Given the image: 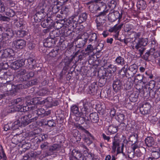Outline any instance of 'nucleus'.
<instances>
[{
  "instance_id": "obj_56",
  "label": "nucleus",
  "mask_w": 160,
  "mask_h": 160,
  "mask_svg": "<svg viewBox=\"0 0 160 160\" xmlns=\"http://www.w3.org/2000/svg\"><path fill=\"white\" fill-rule=\"evenodd\" d=\"M156 84V82L154 81L151 80L148 83L149 88L148 89H155L154 87Z\"/></svg>"
},
{
  "instance_id": "obj_2",
  "label": "nucleus",
  "mask_w": 160,
  "mask_h": 160,
  "mask_svg": "<svg viewBox=\"0 0 160 160\" xmlns=\"http://www.w3.org/2000/svg\"><path fill=\"white\" fill-rule=\"evenodd\" d=\"M74 17L72 16L68 19H64V29L62 34L65 36L69 35L71 33V29H73L77 27V22L75 20Z\"/></svg>"
},
{
  "instance_id": "obj_62",
  "label": "nucleus",
  "mask_w": 160,
  "mask_h": 160,
  "mask_svg": "<svg viewBox=\"0 0 160 160\" xmlns=\"http://www.w3.org/2000/svg\"><path fill=\"white\" fill-rule=\"evenodd\" d=\"M74 8H78L79 6V2L78 0H70Z\"/></svg>"
},
{
  "instance_id": "obj_57",
  "label": "nucleus",
  "mask_w": 160,
  "mask_h": 160,
  "mask_svg": "<svg viewBox=\"0 0 160 160\" xmlns=\"http://www.w3.org/2000/svg\"><path fill=\"white\" fill-rule=\"evenodd\" d=\"M152 158L154 159H157L160 157V154L158 151L152 152L151 153Z\"/></svg>"
},
{
  "instance_id": "obj_18",
  "label": "nucleus",
  "mask_w": 160,
  "mask_h": 160,
  "mask_svg": "<svg viewBox=\"0 0 160 160\" xmlns=\"http://www.w3.org/2000/svg\"><path fill=\"white\" fill-rule=\"evenodd\" d=\"M55 44V41L51 38H48L43 41V45L46 47L50 48Z\"/></svg>"
},
{
  "instance_id": "obj_59",
  "label": "nucleus",
  "mask_w": 160,
  "mask_h": 160,
  "mask_svg": "<svg viewBox=\"0 0 160 160\" xmlns=\"http://www.w3.org/2000/svg\"><path fill=\"white\" fill-rule=\"evenodd\" d=\"M143 76L140 74H138L136 76H135L134 78V80H137L138 82H141L142 81Z\"/></svg>"
},
{
  "instance_id": "obj_15",
  "label": "nucleus",
  "mask_w": 160,
  "mask_h": 160,
  "mask_svg": "<svg viewBox=\"0 0 160 160\" xmlns=\"http://www.w3.org/2000/svg\"><path fill=\"white\" fill-rule=\"evenodd\" d=\"M54 22L50 18L44 20L41 22V25L43 28H51L54 26Z\"/></svg>"
},
{
  "instance_id": "obj_5",
  "label": "nucleus",
  "mask_w": 160,
  "mask_h": 160,
  "mask_svg": "<svg viewBox=\"0 0 160 160\" xmlns=\"http://www.w3.org/2000/svg\"><path fill=\"white\" fill-rule=\"evenodd\" d=\"M148 42L147 38H139L138 42L135 44L133 43V45L132 46V48L133 49H136L138 51L139 55L141 56L145 50L144 47L147 45Z\"/></svg>"
},
{
  "instance_id": "obj_28",
  "label": "nucleus",
  "mask_w": 160,
  "mask_h": 160,
  "mask_svg": "<svg viewBox=\"0 0 160 160\" xmlns=\"http://www.w3.org/2000/svg\"><path fill=\"white\" fill-rule=\"evenodd\" d=\"M151 107L150 104L148 103H146L143 105L142 107L140 108V111L143 110L142 113L143 114H145L148 113L149 111V109Z\"/></svg>"
},
{
  "instance_id": "obj_6",
  "label": "nucleus",
  "mask_w": 160,
  "mask_h": 160,
  "mask_svg": "<svg viewBox=\"0 0 160 160\" xmlns=\"http://www.w3.org/2000/svg\"><path fill=\"white\" fill-rule=\"evenodd\" d=\"M1 57L2 58H8L9 60H13L16 59V53L14 50L11 48H8L7 49L2 50L1 51Z\"/></svg>"
},
{
  "instance_id": "obj_33",
  "label": "nucleus",
  "mask_w": 160,
  "mask_h": 160,
  "mask_svg": "<svg viewBox=\"0 0 160 160\" xmlns=\"http://www.w3.org/2000/svg\"><path fill=\"white\" fill-rule=\"evenodd\" d=\"M87 18V14L86 13L84 12L82 13L80 15L78 22L79 23L85 22Z\"/></svg>"
},
{
  "instance_id": "obj_1",
  "label": "nucleus",
  "mask_w": 160,
  "mask_h": 160,
  "mask_svg": "<svg viewBox=\"0 0 160 160\" xmlns=\"http://www.w3.org/2000/svg\"><path fill=\"white\" fill-rule=\"evenodd\" d=\"M89 120L90 122L88 123L86 122L87 120H85L86 123L83 125H81L80 124L72 122L69 123V129L71 130H76L77 129H81V130H86L90 127V124L91 122L94 123L98 122L99 120V117L98 114L96 112L91 113L89 115Z\"/></svg>"
},
{
  "instance_id": "obj_55",
  "label": "nucleus",
  "mask_w": 160,
  "mask_h": 160,
  "mask_svg": "<svg viewBox=\"0 0 160 160\" xmlns=\"http://www.w3.org/2000/svg\"><path fill=\"white\" fill-rule=\"evenodd\" d=\"M22 85L19 84L15 86H13V91L15 92H18L19 90L22 89Z\"/></svg>"
},
{
  "instance_id": "obj_53",
  "label": "nucleus",
  "mask_w": 160,
  "mask_h": 160,
  "mask_svg": "<svg viewBox=\"0 0 160 160\" xmlns=\"http://www.w3.org/2000/svg\"><path fill=\"white\" fill-rule=\"evenodd\" d=\"M97 2V4H96V6H97L96 11L101 10V6H106L105 3L102 2Z\"/></svg>"
},
{
  "instance_id": "obj_34",
  "label": "nucleus",
  "mask_w": 160,
  "mask_h": 160,
  "mask_svg": "<svg viewBox=\"0 0 160 160\" xmlns=\"http://www.w3.org/2000/svg\"><path fill=\"white\" fill-rule=\"evenodd\" d=\"M108 12L107 10H104L103 12H100L98 15L97 16L98 18H99L100 19L101 18V20L100 21L101 23H102V21L105 20L106 17V14L108 13Z\"/></svg>"
},
{
  "instance_id": "obj_31",
  "label": "nucleus",
  "mask_w": 160,
  "mask_h": 160,
  "mask_svg": "<svg viewBox=\"0 0 160 160\" xmlns=\"http://www.w3.org/2000/svg\"><path fill=\"white\" fill-rule=\"evenodd\" d=\"M117 125H110L109 123L107 122L104 125V129L106 130H112L116 129Z\"/></svg>"
},
{
  "instance_id": "obj_44",
  "label": "nucleus",
  "mask_w": 160,
  "mask_h": 160,
  "mask_svg": "<svg viewBox=\"0 0 160 160\" xmlns=\"http://www.w3.org/2000/svg\"><path fill=\"white\" fill-rule=\"evenodd\" d=\"M60 148V146L59 144H53L49 148V151L52 152L54 151L58 150Z\"/></svg>"
},
{
  "instance_id": "obj_45",
  "label": "nucleus",
  "mask_w": 160,
  "mask_h": 160,
  "mask_svg": "<svg viewBox=\"0 0 160 160\" xmlns=\"http://www.w3.org/2000/svg\"><path fill=\"white\" fill-rule=\"evenodd\" d=\"M59 49L54 48L49 53V55L52 57H55L58 53Z\"/></svg>"
},
{
  "instance_id": "obj_41",
  "label": "nucleus",
  "mask_w": 160,
  "mask_h": 160,
  "mask_svg": "<svg viewBox=\"0 0 160 160\" xmlns=\"http://www.w3.org/2000/svg\"><path fill=\"white\" fill-rule=\"evenodd\" d=\"M5 13L7 16L11 17H13L15 14V12L12 9L9 8L6 9Z\"/></svg>"
},
{
  "instance_id": "obj_16",
  "label": "nucleus",
  "mask_w": 160,
  "mask_h": 160,
  "mask_svg": "<svg viewBox=\"0 0 160 160\" xmlns=\"http://www.w3.org/2000/svg\"><path fill=\"white\" fill-rule=\"evenodd\" d=\"M122 83L120 80L116 79L113 81L112 87L115 92H117L119 91L122 88Z\"/></svg>"
},
{
  "instance_id": "obj_25",
  "label": "nucleus",
  "mask_w": 160,
  "mask_h": 160,
  "mask_svg": "<svg viewBox=\"0 0 160 160\" xmlns=\"http://www.w3.org/2000/svg\"><path fill=\"white\" fill-rule=\"evenodd\" d=\"M87 40V38H84V39L82 38L78 39L77 42V47L78 48L83 47L86 44Z\"/></svg>"
},
{
  "instance_id": "obj_30",
  "label": "nucleus",
  "mask_w": 160,
  "mask_h": 160,
  "mask_svg": "<svg viewBox=\"0 0 160 160\" xmlns=\"http://www.w3.org/2000/svg\"><path fill=\"white\" fill-rule=\"evenodd\" d=\"M116 119L119 122H124L126 118L123 114L118 113L115 117Z\"/></svg>"
},
{
  "instance_id": "obj_27",
  "label": "nucleus",
  "mask_w": 160,
  "mask_h": 160,
  "mask_svg": "<svg viewBox=\"0 0 160 160\" xmlns=\"http://www.w3.org/2000/svg\"><path fill=\"white\" fill-rule=\"evenodd\" d=\"M97 85L96 83H92L89 87L88 92L90 94H94L97 91Z\"/></svg>"
},
{
  "instance_id": "obj_47",
  "label": "nucleus",
  "mask_w": 160,
  "mask_h": 160,
  "mask_svg": "<svg viewBox=\"0 0 160 160\" xmlns=\"http://www.w3.org/2000/svg\"><path fill=\"white\" fill-rule=\"evenodd\" d=\"M138 135L137 134L132 135L130 138L129 141L132 144H135L138 141Z\"/></svg>"
},
{
  "instance_id": "obj_43",
  "label": "nucleus",
  "mask_w": 160,
  "mask_h": 160,
  "mask_svg": "<svg viewBox=\"0 0 160 160\" xmlns=\"http://www.w3.org/2000/svg\"><path fill=\"white\" fill-rule=\"evenodd\" d=\"M49 143L47 142H42L40 145L41 149L44 152L46 151L47 149H49Z\"/></svg>"
},
{
  "instance_id": "obj_63",
  "label": "nucleus",
  "mask_w": 160,
  "mask_h": 160,
  "mask_svg": "<svg viewBox=\"0 0 160 160\" xmlns=\"http://www.w3.org/2000/svg\"><path fill=\"white\" fill-rule=\"evenodd\" d=\"M82 147L84 149L83 152L85 158L86 156L88 155V154H89L90 153L88 152L89 150L87 148L86 146L84 145H82Z\"/></svg>"
},
{
  "instance_id": "obj_17",
  "label": "nucleus",
  "mask_w": 160,
  "mask_h": 160,
  "mask_svg": "<svg viewBox=\"0 0 160 160\" xmlns=\"http://www.w3.org/2000/svg\"><path fill=\"white\" fill-rule=\"evenodd\" d=\"M149 91H148V89L146 88H143V91L144 95H146V96H150L152 98L154 97L156 94V90L155 89H148Z\"/></svg>"
},
{
  "instance_id": "obj_58",
  "label": "nucleus",
  "mask_w": 160,
  "mask_h": 160,
  "mask_svg": "<svg viewBox=\"0 0 160 160\" xmlns=\"http://www.w3.org/2000/svg\"><path fill=\"white\" fill-rule=\"evenodd\" d=\"M132 28V25L130 23L126 24L125 28V31L126 32H128L131 31Z\"/></svg>"
},
{
  "instance_id": "obj_48",
  "label": "nucleus",
  "mask_w": 160,
  "mask_h": 160,
  "mask_svg": "<svg viewBox=\"0 0 160 160\" xmlns=\"http://www.w3.org/2000/svg\"><path fill=\"white\" fill-rule=\"evenodd\" d=\"M120 124L118 125H117L116 129V130H118L119 129L120 130H124L126 129V125L124 122H120Z\"/></svg>"
},
{
  "instance_id": "obj_54",
  "label": "nucleus",
  "mask_w": 160,
  "mask_h": 160,
  "mask_svg": "<svg viewBox=\"0 0 160 160\" xmlns=\"http://www.w3.org/2000/svg\"><path fill=\"white\" fill-rule=\"evenodd\" d=\"M97 7L96 4H91L89 6V10L92 12L94 13L96 12Z\"/></svg>"
},
{
  "instance_id": "obj_9",
  "label": "nucleus",
  "mask_w": 160,
  "mask_h": 160,
  "mask_svg": "<svg viewBox=\"0 0 160 160\" xmlns=\"http://www.w3.org/2000/svg\"><path fill=\"white\" fill-rule=\"evenodd\" d=\"M123 25V23H121L118 25L117 24L108 29V31L109 32L115 33V34L114 36L116 39H118V38L119 32L121 29Z\"/></svg>"
},
{
  "instance_id": "obj_38",
  "label": "nucleus",
  "mask_w": 160,
  "mask_h": 160,
  "mask_svg": "<svg viewBox=\"0 0 160 160\" xmlns=\"http://www.w3.org/2000/svg\"><path fill=\"white\" fill-rule=\"evenodd\" d=\"M138 97V94L133 92L130 96L129 98L130 100L132 102H135L137 101V99Z\"/></svg>"
},
{
  "instance_id": "obj_61",
  "label": "nucleus",
  "mask_w": 160,
  "mask_h": 160,
  "mask_svg": "<svg viewBox=\"0 0 160 160\" xmlns=\"http://www.w3.org/2000/svg\"><path fill=\"white\" fill-rule=\"evenodd\" d=\"M41 104H44L45 105L47 106L48 107H50L51 105V102L48 101V98H46L42 101L41 102Z\"/></svg>"
},
{
  "instance_id": "obj_10",
  "label": "nucleus",
  "mask_w": 160,
  "mask_h": 160,
  "mask_svg": "<svg viewBox=\"0 0 160 160\" xmlns=\"http://www.w3.org/2000/svg\"><path fill=\"white\" fill-rule=\"evenodd\" d=\"M31 116L30 115H25L22 117L21 119L22 120V126H23V127H25L32 122H34L37 119L38 117H37L28 119L29 118L31 117Z\"/></svg>"
},
{
  "instance_id": "obj_12",
  "label": "nucleus",
  "mask_w": 160,
  "mask_h": 160,
  "mask_svg": "<svg viewBox=\"0 0 160 160\" xmlns=\"http://www.w3.org/2000/svg\"><path fill=\"white\" fill-rule=\"evenodd\" d=\"M25 60L22 59L19 60H16L12 62L11 64L12 68L16 70L18 69L19 68L23 66L25 64Z\"/></svg>"
},
{
  "instance_id": "obj_35",
  "label": "nucleus",
  "mask_w": 160,
  "mask_h": 160,
  "mask_svg": "<svg viewBox=\"0 0 160 160\" xmlns=\"http://www.w3.org/2000/svg\"><path fill=\"white\" fill-rule=\"evenodd\" d=\"M8 111V113H11L15 111H20L16 107L12 104V105L8 106L7 107Z\"/></svg>"
},
{
  "instance_id": "obj_49",
  "label": "nucleus",
  "mask_w": 160,
  "mask_h": 160,
  "mask_svg": "<svg viewBox=\"0 0 160 160\" xmlns=\"http://www.w3.org/2000/svg\"><path fill=\"white\" fill-rule=\"evenodd\" d=\"M13 86L10 84H7L3 87V88L7 92L13 90Z\"/></svg>"
},
{
  "instance_id": "obj_21",
  "label": "nucleus",
  "mask_w": 160,
  "mask_h": 160,
  "mask_svg": "<svg viewBox=\"0 0 160 160\" xmlns=\"http://www.w3.org/2000/svg\"><path fill=\"white\" fill-rule=\"evenodd\" d=\"M61 2H54V4L53 5L52 8V12L53 13H55L58 12L60 9L61 8Z\"/></svg>"
},
{
  "instance_id": "obj_37",
  "label": "nucleus",
  "mask_w": 160,
  "mask_h": 160,
  "mask_svg": "<svg viewBox=\"0 0 160 160\" xmlns=\"http://www.w3.org/2000/svg\"><path fill=\"white\" fill-rule=\"evenodd\" d=\"M37 114L38 116V117H37L38 118L39 117L40 118L43 117L45 115V111L43 108H41L38 109L37 110Z\"/></svg>"
},
{
  "instance_id": "obj_11",
  "label": "nucleus",
  "mask_w": 160,
  "mask_h": 160,
  "mask_svg": "<svg viewBox=\"0 0 160 160\" xmlns=\"http://www.w3.org/2000/svg\"><path fill=\"white\" fill-rule=\"evenodd\" d=\"M12 44L16 48L21 49L25 47L26 42L23 39H19L14 41Z\"/></svg>"
},
{
  "instance_id": "obj_36",
  "label": "nucleus",
  "mask_w": 160,
  "mask_h": 160,
  "mask_svg": "<svg viewBox=\"0 0 160 160\" xmlns=\"http://www.w3.org/2000/svg\"><path fill=\"white\" fill-rule=\"evenodd\" d=\"M9 72H4L3 71H0V78L2 79H7L9 77H12L11 75L8 74Z\"/></svg>"
},
{
  "instance_id": "obj_23",
  "label": "nucleus",
  "mask_w": 160,
  "mask_h": 160,
  "mask_svg": "<svg viewBox=\"0 0 160 160\" xmlns=\"http://www.w3.org/2000/svg\"><path fill=\"white\" fill-rule=\"evenodd\" d=\"M128 64L125 65L118 72V74L122 77L127 75L128 69Z\"/></svg>"
},
{
  "instance_id": "obj_46",
  "label": "nucleus",
  "mask_w": 160,
  "mask_h": 160,
  "mask_svg": "<svg viewBox=\"0 0 160 160\" xmlns=\"http://www.w3.org/2000/svg\"><path fill=\"white\" fill-rule=\"evenodd\" d=\"M117 2L115 0H112L108 3V7L114 9L116 6Z\"/></svg>"
},
{
  "instance_id": "obj_4",
  "label": "nucleus",
  "mask_w": 160,
  "mask_h": 160,
  "mask_svg": "<svg viewBox=\"0 0 160 160\" xmlns=\"http://www.w3.org/2000/svg\"><path fill=\"white\" fill-rule=\"evenodd\" d=\"M78 105L82 113V117L85 119V120H87L86 122L89 123L90 122L89 118L87 117L90 112L88 102L86 100H82L79 103Z\"/></svg>"
},
{
  "instance_id": "obj_32",
  "label": "nucleus",
  "mask_w": 160,
  "mask_h": 160,
  "mask_svg": "<svg viewBox=\"0 0 160 160\" xmlns=\"http://www.w3.org/2000/svg\"><path fill=\"white\" fill-rule=\"evenodd\" d=\"M115 62L118 65L121 66H123L125 63L124 58L120 56H119L116 58Z\"/></svg>"
},
{
  "instance_id": "obj_60",
  "label": "nucleus",
  "mask_w": 160,
  "mask_h": 160,
  "mask_svg": "<svg viewBox=\"0 0 160 160\" xmlns=\"http://www.w3.org/2000/svg\"><path fill=\"white\" fill-rule=\"evenodd\" d=\"M112 74L110 71H108L107 69L106 70L104 71V73L103 74L102 76L107 78L108 77H110L111 76Z\"/></svg>"
},
{
  "instance_id": "obj_29",
  "label": "nucleus",
  "mask_w": 160,
  "mask_h": 160,
  "mask_svg": "<svg viewBox=\"0 0 160 160\" xmlns=\"http://www.w3.org/2000/svg\"><path fill=\"white\" fill-rule=\"evenodd\" d=\"M33 73L32 72H30L29 73L26 72L23 76L20 77V78H21V81H25L30 79V78L33 77Z\"/></svg>"
},
{
  "instance_id": "obj_13",
  "label": "nucleus",
  "mask_w": 160,
  "mask_h": 160,
  "mask_svg": "<svg viewBox=\"0 0 160 160\" xmlns=\"http://www.w3.org/2000/svg\"><path fill=\"white\" fill-rule=\"evenodd\" d=\"M127 75L130 78L133 77L137 72L138 67L136 64H134L130 66L127 68Z\"/></svg>"
},
{
  "instance_id": "obj_42",
  "label": "nucleus",
  "mask_w": 160,
  "mask_h": 160,
  "mask_svg": "<svg viewBox=\"0 0 160 160\" xmlns=\"http://www.w3.org/2000/svg\"><path fill=\"white\" fill-rule=\"evenodd\" d=\"M117 67L116 66L111 64L108 65L107 68L108 71H110L111 73H114L117 70Z\"/></svg>"
},
{
  "instance_id": "obj_24",
  "label": "nucleus",
  "mask_w": 160,
  "mask_h": 160,
  "mask_svg": "<svg viewBox=\"0 0 160 160\" xmlns=\"http://www.w3.org/2000/svg\"><path fill=\"white\" fill-rule=\"evenodd\" d=\"M146 145L148 147H153L154 144L153 138L151 137H147L145 140Z\"/></svg>"
},
{
  "instance_id": "obj_51",
  "label": "nucleus",
  "mask_w": 160,
  "mask_h": 160,
  "mask_svg": "<svg viewBox=\"0 0 160 160\" xmlns=\"http://www.w3.org/2000/svg\"><path fill=\"white\" fill-rule=\"evenodd\" d=\"M97 38V36L95 33H92L90 34V38L89 39V41L90 42H92L93 41H96Z\"/></svg>"
},
{
  "instance_id": "obj_64",
  "label": "nucleus",
  "mask_w": 160,
  "mask_h": 160,
  "mask_svg": "<svg viewBox=\"0 0 160 160\" xmlns=\"http://www.w3.org/2000/svg\"><path fill=\"white\" fill-rule=\"evenodd\" d=\"M103 46L104 45L102 43H99L98 44V45L95 48L97 52H99L102 50Z\"/></svg>"
},
{
  "instance_id": "obj_20",
  "label": "nucleus",
  "mask_w": 160,
  "mask_h": 160,
  "mask_svg": "<svg viewBox=\"0 0 160 160\" xmlns=\"http://www.w3.org/2000/svg\"><path fill=\"white\" fill-rule=\"evenodd\" d=\"M72 155L77 160H84V157L78 151L73 150L72 151Z\"/></svg>"
},
{
  "instance_id": "obj_8",
  "label": "nucleus",
  "mask_w": 160,
  "mask_h": 160,
  "mask_svg": "<svg viewBox=\"0 0 160 160\" xmlns=\"http://www.w3.org/2000/svg\"><path fill=\"white\" fill-rule=\"evenodd\" d=\"M122 17V14H120L118 11L111 10L108 15V19L109 21L113 22L117 19L119 20Z\"/></svg>"
},
{
  "instance_id": "obj_19",
  "label": "nucleus",
  "mask_w": 160,
  "mask_h": 160,
  "mask_svg": "<svg viewBox=\"0 0 160 160\" xmlns=\"http://www.w3.org/2000/svg\"><path fill=\"white\" fill-rule=\"evenodd\" d=\"M64 23L63 19L58 20L55 23L54 22L53 27H55L57 29L62 28V32H63L64 29Z\"/></svg>"
},
{
  "instance_id": "obj_39",
  "label": "nucleus",
  "mask_w": 160,
  "mask_h": 160,
  "mask_svg": "<svg viewBox=\"0 0 160 160\" xmlns=\"http://www.w3.org/2000/svg\"><path fill=\"white\" fill-rule=\"evenodd\" d=\"M27 34V32L23 30H18L16 32V35L17 37L22 38Z\"/></svg>"
},
{
  "instance_id": "obj_3",
  "label": "nucleus",
  "mask_w": 160,
  "mask_h": 160,
  "mask_svg": "<svg viewBox=\"0 0 160 160\" xmlns=\"http://www.w3.org/2000/svg\"><path fill=\"white\" fill-rule=\"evenodd\" d=\"M46 8V4L42 3L39 4L36 8L38 11L34 16L35 21L39 22L44 19L46 14L45 11Z\"/></svg>"
},
{
  "instance_id": "obj_22",
  "label": "nucleus",
  "mask_w": 160,
  "mask_h": 160,
  "mask_svg": "<svg viewBox=\"0 0 160 160\" xmlns=\"http://www.w3.org/2000/svg\"><path fill=\"white\" fill-rule=\"evenodd\" d=\"M4 38L8 39L12 38L14 35V33L12 30L10 28L6 29L5 32L3 33Z\"/></svg>"
},
{
  "instance_id": "obj_50",
  "label": "nucleus",
  "mask_w": 160,
  "mask_h": 160,
  "mask_svg": "<svg viewBox=\"0 0 160 160\" xmlns=\"http://www.w3.org/2000/svg\"><path fill=\"white\" fill-rule=\"evenodd\" d=\"M59 34L56 31H52L50 33V38L53 39L55 38L59 37Z\"/></svg>"
},
{
  "instance_id": "obj_52",
  "label": "nucleus",
  "mask_w": 160,
  "mask_h": 160,
  "mask_svg": "<svg viewBox=\"0 0 160 160\" xmlns=\"http://www.w3.org/2000/svg\"><path fill=\"white\" fill-rule=\"evenodd\" d=\"M95 49L92 45L91 44H89L88 45L87 48L85 49L86 52H88V53H91L92 52L94 49Z\"/></svg>"
},
{
  "instance_id": "obj_40",
  "label": "nucleus",
  "mask_w": 160,
  "mask_h": 160,
  "mask_svg": "<svg viewBox=\"0 0 160 160\" xmlns=\"http://www.w3.org/2000/svg\"><path fill=\"white\" fill-rule=\"evenodd\" d=\"M41 153V152L40 151L39 153H38L34 151H32L29 152L27 153L28 155V157L30 158H35L38 155L40 154Z\"/></svg>"
},
{
  "instance_id": "obj_14",
  "label": "nucleus",
  "mask_w": 160,
  "mask_h": 160,
  "mask_svg": "<svg viewBox=\"0 0 160 160\" xmlns=\"http://www.w3.org/2000/svg\"><path fill=\"white\" fill-rule=\"evenodd\" d=\"M24 100L21 98H18L14 100L12 102V104L19 109L20 112L22 111V108L24 104Z\"/></svg>"
},
{
  "instance_id": "obj_26",
  "label": "nucleus",
  "mask_w": 160,
  "mask_h": 160,
  "mask_svg": "<svg viewBox=\"0 0 160 160\" xmlns=\"http://www.w3.org/2000/svg\"><path fill=\"white\" fill-rule=\"evenodd\" d=\"M137 8L140 10H143L146 7V2L144 0H139L137 2Z\"/></svg>"
},
{
  "instance_id": "obj_7",
  "label": "nucleus",
  "mask_w": 160,
  "mask_h": 160,
  "mask_svg": "<svg viewBox=\"0 0 160 160\" xmlns=\"http://www.w3.org/2000/svg\"><path fill=\"white\" fill-rule=\"evenodd\" d=\"M71 111L75 116L74 119L76 121L78 122L81 124L84 123L85 119L82 117V113L81 112H79L78 107L76 105L72 106Z\"/></svg>"
}]
</instances>
